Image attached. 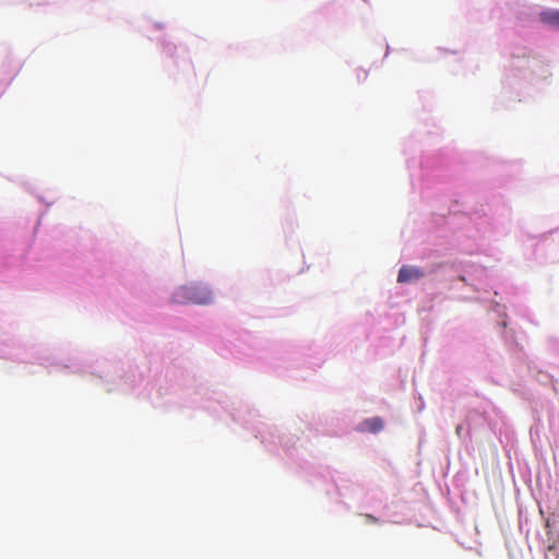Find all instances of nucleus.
<instances>
[{
	"label": "nucleus",
	"instance_id": "f257e3e1",
	"mask_svg": "<svg viewBox=\"0 0 559 559\" xmlns=\"http://www.w3.org/2000/svg\"><path fill=\"white\" fill-rule=\"evenodd\" d=\"M214 300L212 289L202 283H191L179 287L171 296L175 305H209Z\"/></svg>",
	"mask_w": 559,
	"mask_h": 559
},
{
	"label": "nucleus",
	"instance_id": "f03ea898",
	"mask_svg": "<svg viewBox=\"0 0 559 559\" xmlns=\"http://www.w3.org/2000/svg\"><path fill=\"white\" fill-rule=\"evenodd\" d=\"M424 276V272L418 266L403 265L397 275V282L411 283L420 280Z\"/></svg>",
	"mask_w": 559,
	"mask_h": 559
},
{
	"label": "nucleus",
	"instance_id": "7ed1b4c3",
	"mask_svg": "<svg viewBox=\"0 0 559 559\" xmlns=\"http://www.w3.org/2000/svg\"><path fill=\"white\" fill-rule=\"evenodd\" d=\"M383 428V423H382V419L380 417H372V418H368V419H365L360 426H359V430L362 431V432H371V433H377L379 432L381 429Z\"/></svg>",
	"mask_w": 559,
	"mask_h": 559
},
{
	"label": "nucleus",
	"instance_id": "20e7f679",
	"mask_svg": "<svg viewBox=\"0 0 559 559\" xmlns=\"http://www.w3.org/2000/svg\"><path fill=\"white\" fill-rule=\"evenodd\" d=\"M540 20L543 23L550 26L559 27V10L558 11H544L540 13Z\"/></svg>",
	"mask_w": 559,
	"mask_h": 559
},
{
	"label": "nucleus",
	"instance_id": "39448f33",
	"mask_svg": "<svg viewBox=\"0 0 559 559\" xmlns=\"http://www.w3.org/2000/svg\"><path fill=\"white\" fill-rule=\"evenodd\" d=\"M366 519L369 521V522H372V523H377L378 522V519L371 514H366L365 515Z\"/></svg>",
	"mask_w": 559,
	"mask_h": 559
},
{
	"label": "nucleus",
	"instance_id": "423d86ee",
	"mask_svg": "<svg viewBox=\"0 0 559 559\" xmlns=\"http://www.w3.org/2000/svg\"><path fill=\"white\" fill-rule=\"evenodd\" d=\"M455 432H456L457 436H461V432H462V426L461 425L456 426Z\"/></svg>",
	"mask_w": 559,
	"mask_h": 559
}]
</instances>
